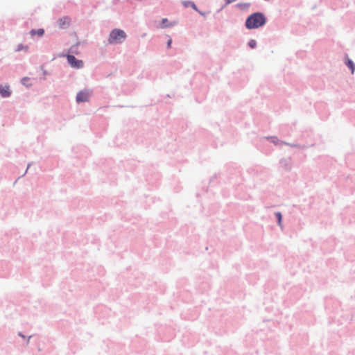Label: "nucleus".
<instances>
[{"mask_svg":"<svg viewBox=\"0 0 355 355\" xmlns=\"http://www.w3.org/2000/svg\"><path fill=\"white\" fill-rule=\"evenodd\" d=\"M225 179L223 180V182L233 184L235 187L234 196L236 198L245 200V196L237 191L238 188L241 187L245 181L242 168L236 163L229 162L225 165Z\"/></svg>","mask_w":355,"mask_h":355,"instance_id":"nucleus-1","label":"nucleus"},{"mask_svg":"<svg viewBox=\"0 0 355 355\" xmlns=\"http://www.w3.org/2000/svg\"><path fill=\"white\" fill-rule=\"evenodd\" d=\"M268 17L263 12L256 11L245 19L244 26L248 30H255L263 27L268 23Z\"/></svg>","mask_w":355,"mask_h":355,"instance_id":"nucleus-2","label":"nucleus"},{"mask_svg":"<svg viewBox=\"0 0 355 355\" xmlns=\"http://www.w3.org/2000/svg\"><path fill=\"white\" fill-rule=\"evenodd\" d=\"M272 143L275 146L277 145H286L291 147L297 148L298 149H306L307 147L305 145H302L297 143H288L286 141H284L282 140H280L277 136H268L262 137L259 139V145H265L267 144L268 142Z\"/></svg>","mask_w":355,"mask_h":355,"instance_id":"nucleus-3","label":"nucleus"},{"mask_svg":"<svg viewBox=\"0 0 355 355\" xmlns=\"http://www.w3.org/2000/svg\"><path fill=\"white\" fill-rule=\"evenodd\" d=\"M144 175L146 182L151 187V189H156L159 186L161 175L155 167L150 166V168L146 170Z\"/></svg>","mask_w":355,"mask_h":355,"instance_id":"nucleus-4","label":"nucleus"},{"mask_svg":"<svg viewBox=\"0 0 355 355\" xmlns=\"http://www.w3.org/2000/svg\"><path fill=\"white\" fill-rule=\"evenodd\" d=\"M127 37L128 35L123 30L118 28H113L108 35V44L113 45L121 44L126 40Z\"/></svg>","mask_w":355,"mask_h":355,"instance_id":"nucleus-5","label":"nucleus"},{"mask_svg":"<svg viewBox=\"0 0 355 355\" xmlns=\"http://www.w3.org/2000/svg\"><path fill=\"white\" fill-rule=\"evenodd\" d=\"M94 91L90 88H84L78 91L76 96V102L77 104L87 103L92 96Z\"/></svg>","mask_w":355,"mask_h":355,"instance_id":"nucleus-6","label":"nucleus"},{"mask_svg":"<svg viewBox=\"0 0 355 355\" xmlns=\"http://www.w3.org/2000/svg\"><path fill=\"white\" fill-rule=\"evenodd\" d=\"M72 152L75 155L76 157L82 159L87 157L90 153L87 147L84 145H78L72 148Z\"/></svg>","mask_w":355,"mask_h":355,"instance_id":"nucleus-7","label":"nucleus"},{"mask_svg":"<svg viewBox=\"0 0 355 355\" xmlns=\"http://www.w3.org/2000/svg\"><path fill=\"white\" fill-rule=\"evenodd\" d=\"M68 65L73 69H80L84 67V62L83 60L77 58L75 55H69L67 56Z\"/></svg>","mask_w":355,"mask_h":355,"instance_id":"nucleus-8","label":"nucleus"},{"mask_svg":"<svg viewBox=\"0 0 355 355\" xmlns=\"http://www.w3.org/2000/svg\"><path fill=\"white\" fill-rule=\"evenodd\" d=\"M28 34L31 38L35 41L42 38L45 34V30L43 28H32L29 31Z\"/></svg>","mask_w":355,"mask_h":355,"instance_id":"nucleus-9","label":"nucleus"},{"mask_svg":"<svg viewBox=\"0 0 355 355\" xmlns=\"http://www.w3.org/2000/svg\"><path fill=\"white\" fill-rule=\"evenodd\" d=\"M279 164L286 172H289L292 169V159L290 157L280 159Z\"/></svg>","mask_w":355,"mask_h":355,"instance_id":"nucleus-10","label":"nucleus"},{"mask_svg":"<svg viewBox=\"0 0 355 355\" xmlns=\"http://www.w3.org/2000/svg\"><path fill=\"white\" fill-rule=\"evenodd\" d=\"M343 62L349 69L351 74H354L355 72V62L349 57L347 53L344 54Z\"/></svg>","mask_w":355,"mask_h":355,"instance_id":"nucleus-11","label":"nucleus"},{"mask_svg":"<svg viewBox=\"0 0 355 355\" xmlns=\"http://www.w3.org/2000/svg\"><path fill=\"white\" fill-rule=\"evenodd\" d=\"M178 24V20L169 21L168 18L164 17L159 21V27L161 28H167L173 27Z\"/></svg>","mask_w":355,"mask_h":355,"instance_id":"nucleus-12","label":"nucleus"},{"mask_svg":"<svg viewBox=\"0 0 355 355\" xmlns=\"http://www.w3.org/2000/svg\"><path fill=\"white\" fill-rule=\"evenodd\" d=\"M87 44L86 40L84 41H77L74 44L71 45L69 49H67L68 52H70L72 55H79L80 52L78 50V46L80 45H85Z\"/></svg>","mask_w":355,"mask_h":355,"instance_id":"nucleus-13","label":"nucleus"},{"mask_svg":"<svg viewBox=\"0 0 355 355\" xmlns=\"http://www.w3.org/2000/svg\"><path fill=\"white\" fill-rule=\"evenodd\" d=\"M12 94V90L9 85L0 84V96L2 98H8Z\"/></svg>","mask_w":355,"mask_h":355,"instance_id":"nucleus-14","label":"nucleus"},{"mask_svg":"<svg viewBox=\"0 0 355 355\" xmlns=\"http://www.w3.org/2000/svg\"><path fill=\"white\" fill-rule=\"evenodd\" d=\"M59 27L62 29H66L70 26L71 17L69 16H64L58 20Z\"/></svg>","mask_w":355,"mask_h":355,"instance_id":"nucleus-15","label":"nucleus"},{"mask_svg":"<svg viewBox=\"0 0 355 355\" xmlns=\"http://www.w3.org/2000/svg\"><path fill=\"white\" fill-rule=\"evenodd\" d=\"M345 162L349 168L355 171V153L347 154L345 157Z\"/></svg>","mask_w":355,"mask_h":355,"instance_id":"nucleus-16","label":"nucleus"},{"mask_svg":"<svg viewBox=\"0 0 355 355\" xmlns=\"http://www.w3.org/2000/svg\"><path fill=\"white\" fill-rule=\"evenodd\" d=\"M222 173H214L209 180V184L210 187H216L220 183V180H218V178L220 177Z\"/></svg>","mask_w":355,"mask_h":355,"instance_id":"nucleus-17","label":"nucleus"},{"mask_svg":"<svg viewBox=\"0 0 355 355\" xmlns=\"http://www.w3.org/2000/svg\"><path fill=\"white\" fill-rule=\"evenodd\" d=\"M274 215L275 217L276 223H277V226H279L280 227V229L282 230H283L284 228V226L283 225V214H282V213L281 211H277L274 213Z\"/></svg>","mask_w":355,"mask_h":355,"instance_id":"nucleus-18","label":"nucleus"},{"mask_svg":"<svg viewBox=\"0 0 355 355\" xmlns=\"http://www.w3.org/2000/svg\"><path fill=\"white\" fill-rule=\"evenodd\" d=\"M259 141L257 144V148L263 153L266 155H269L271 153L270 146L267 144L265 145H259Z\"/></svg>","mask_w":355,"mask_h":355,"instance_id":"nucleus-19","label":"nucleus"},{"mask_svg":"<svg viewBox=\"0 0 355 355\" xmlns=\"http://www.w3.org/2000/svg\"><path fill=\"white\" fill-rule=\"evenodd\" d=\"M31 78L24 76L20 79V83L24 85L26 88L30 89L33 85V83H30Z\"/></svg>","mask_w":355,"mask_h":355,"instance_id":"nucleus-20","label":"nucleus"},{"mask_svg":"<svg viewBox=\"0 0 355 355\" xmlns=\"http://www.w3.org/2000/svg\"><path fill=\"white\" fill-rule=\"evenodd\" d=\"M182 4L186 8H191L193 10H197V5L193 1H191V0L182 1Z\"/></svg>","mask_w":355,"mask_h":355,"instance_id":"nucleus-21","label":"nucleus"},{"mask_svg":"<svg viewBox=\"0 0 355 355\" xmlns=\"http://www.w3.org/2000/svg\"><path fill=\"white\" fill-rule=\"evenodd\" d=\"M17 336L25 341V345L26 346L29 344L30 340L33 337V335L26 336L22 331H18Z\"/></svg>","mask_w":355,"mask_h":355,"instance_id":"nucleus-22","label":"nucleus"},{"mask_svg":"<svg viewBox=\"0 0 355 355\" xmlns=\"http://www.w3.org/2000/svg\"><path fill=\"white\" fill-rule=\"evenodd\" d=\"M69 55H71L70 52H68L67 49H64L63 51L58 53L57 55H54L53 60L56 58H66L67 60Z\"/></svg>","mask_w":355,"mask_h":355,"instance_id":"nucleus-23","label":"nucleus"},{"mask_svg":"<svg viewBox=\"0 0 355 355\" xmlns=\"http://www.w3.org/2000/svg\"><path fill=\"white\" fill-rule=\"evenodd\" d=\"M250 6V3L240 2L235 5V7L241 10H244Z\"/></svg>","mask_w":355,"mask_h":355,"instance_id":"nucleus-24","label":"nucleus"},{"mask_svg":"<svg viewBox=\"0 0 355 355\" xmlns=\"http://www.w3.org/2000/svg\"><path fill=\"white\" fill-rule=\"evenodd\" d=\"M247 46L250 49H254L257 47V42L254 39H250L248 43Z\"/></svg>","mask_w":355,"mask_h":355,"instance_id":"nucleus-25","label":"nucleus"},{"mask_svg":"<svg viewBox=\"0 0 355 355\" xmlns=\"http://www.w3.org/2000/svg\"><path fill=\"white\" fill-rule=\"evenodd\" d=\"M164 37L167 39V40L166 42V49H171L172 48V44H173L172 37L169 35H168V34H165Z\"/></svg>","mask_w":355,"mask_h":355,"instance_id":"nucleus-26","label":"nucleus"},{"mask_svg":"<svg viewBox=\"0 0 355 355\" xmlns=\"http://www.w3.org/2000/svg\"><path fill=\"white\" fill-rule=\"evenodd\" d=\"M40 69H41V70L42 71V75H43V76H42V77H40V78L41 80H45L46 79V76L49 75V74H50V73H49L47 70H46V69H44V64H41V65L40 66Z\"/></svg>","mask_w":355,"mask_h":355,"instance_id":"nucleus-27","label":"nucleus"},{"mask_svg":"<svg viewBox=\"0 0 355 355\" xmlns=\"http://www.w3.org/2000/svg\"><path fill=\"white\" fill-rule=\"evenodd\" d=\"M28 49H29V47L28 45H24L22 43H20L17 46V48L15 49V51L16 52H19L22 50H24L25 51H28Z\"/></svg>","mask_w":355,"mask_h":355,"instance_id":"nucleus-28","label":"nucleus"},{"mask_svg":"<svg viewBox=\"0 0 355 355\" xmlns=\"http://www.w3.org/2000/svg\"><path fill=\"white\" fill-rule=\"evenodd\" d=\"M33 162H28V164H27V167H26V169L25 172L24 173V174H22L21 176H19V177L18 178V179H19V178H21V177H23V176H24V175L27 173L28 170V169L30 168V167L33 165Z\"/></svg>","mask_w":355,"mask_h":355,"instance_id":"nucleus-29","label":"nucleus"},{"mask_svg":"<svg viewBox=\"0 0 355 355\" xmlns=\"http://www.w3.org/2000/svg\"><path fill=\"white\" fill-rule=\"evenodd\" d=\"M195 11L197 12L200 15L203 16V17H205L207 14V12L200 10L198 6H197V10H195Z\"/></svg>","mask_w":355,"mask_h":355,"instance_id":"nucleus-30","label":"nucleus"},{"mask_svg":"<svg viewBox=\"0 0 355 355\" xmlns=\"http://www.w3.org/2000/svg\"><path fill=\"white\" fill-rule=\"evenodd\" d=\"M224 1H225V3L223 5V8H225L227 6L236 1V0H224Z\"/></svg>","mask_w":355,"mask_h":355,"instance_id":"nucleus-31","label":"nucleus"},{"mask_svg":"<svg viewBox=\"0 0 355 355\" xmlns=\"http://www.w3.org/2000/svg\"><path fill=\"white\" fill-rule=\"evenodd\" d=\"M306 53L304 51H300L297 53V56L302 58L305 55Z\"/></svg>","mask_w":355,"mask_h":355,"instance_id":"nucleus-32","label":"nucleus"},{"mask_svg":"<svg viewBox=\"0 0 355 355\" xmlns=\"http://www.w3.org/2000/svg\"><path fill=\"white\" fill-rule=\"evenodd\" d=\"M119 0H112V3H113L114 5H116V4H117V3H118V2H119Z\"/></svg>","mask_w":355,"mask_h":355,"instance_id":"nucleus-33","label":"nucleus"},{"mask_svg":"<svg viewBox=\"0 0 355 355\" xmlns=\"http://www.w3.org/2000/svg\"><path fill=\"white\" fill-rule=\"evenodd\" d=\"M225 8H223V6H221L220 8H219L218 10H217V13L220 12L222 10H223Z\"/></svg>","mask_w":355,"mask_h":355,"instance_id":"nucleus-34","label":"nucleus"},{"mask_svg":"<svg viewBox=\"0 0 355 355\" xmlns=\"http://www.w3.org/2000/svg\"><path fill=\"white\" fill-rule=\"evenodd\" d=\"M248 171L249 173L254 172V168H249V169L248 170Z\"/></svg>","mask_w":355,"mask_h":355,"instance_id":"nucleus-35","label":"nucleus"},{"mask_svg":"<svg viewBox=\"0 0 355 355\" xmlns=\"http://www.w3.org/2000/svg\"><path fill=\"white\" fill-rule=\"evenodd\" d=\"M204 191L205 192H207L208 191V187H206V189H204Z\"/></svg>","mask_w":355,"mask_h":355,"instance_id":"nucleus-36","label":"nucleus"},{"mask_svg":"<svg viewBox=\"0 0 355 355\" xmlns=\"http://www.w3.org/2000/svg\"><path fill=\"white\" fill-rule=\"evenodd\" d=\"M166 97L171 98V95L170 94H167Z\"/></svg>","mask_w":355,"mask_h":355,"instance_id":"nucleus-37","label":"nucleus"}]
</instances>
